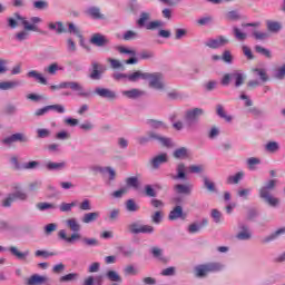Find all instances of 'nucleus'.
<instances>
[{"label":"nucleus","instance_id":"nucleus-57","mask_svg":"<svg viewBox=\"0 0 285 285\" xmlns=\"http://www.w3.org/2000/svg\"><path fill=\"white\" fill-rule=\"evenodd\" d=\"M265 150L267 153H277V150H279V142H277V141H268L265 145Z\"/></svg>","mask_w":285,"mask_h":285},{"label":"nucleus","instance_id":"nucleus-37","mask_svg":"<svg viewBox=\"0 0 285 285\" xmlns=\"http://www.w3.org/2000/svg\"><path fill=\"white\" fill-rule=\"evenodd\" d=\"M266 26L268 32H274V35H277V32L282 30V23H279L278 21L267 20Z\"/></svg>","mask_w":285,"mask_h":285},{"label":"nucleus","instance_id":"nucleus-24","mask_svg":"<svg viewBox=\"0 0 285 285\" xmlns=\"http://www.w3.org/2000/svg\"><path fill=\"white\" fill-rule=\"evenodd\" d=\"M85 13L91 19H106V16L101 13V8L99 7H89Z\"/></svg>","mask_w":285,"mask_h":285},{"label":"nucleus","instance_id":"nucleus-39","mask_svg":"<svg viewBox=\"0 0 285 285\" xmlns=\"http://www.w3.org/2000/svg\"><path fill=\"white\" fill-rule=\"evenodd\" d=\"M233 35L236 41H246L248 39V33L242 31L238 27H233Z\"/></svg>","mask_w":285,"mask_h":285},{"label":"nucleus","instance_id":"nucleus-55","mask_svg":"<svg viewBox=\"0 0 285 285\" xmlns=\"http://www.w3.org/2000/svg\"><path fill=\"white\" fill-rule=\"evenodd\" d=\"M39 166H41V163H39L38 160H31V161L24 163L22 165V168L23 170H37Z\"/></svg>","mask_w":285,"mask_h":285},{"label":"nucleus","instance_id":"nucleus-22","mask_svg":"<svg viewBox=\"0 0 285 285\" xmlns=\"http://www.w3.org/2000/svg\"><path fill=\"white\" fill-rule=\"evenodd\" d=\"M17 19L21 22L23 26V30H27L29 32H39V27L33 24L32 22L28 21V19L21 14H16Z\"/></svg>","mask_w":285,"mask_h":285},{"label":"nucleus","instance_id":"nucleus-3","mask_svg":"<svg viewBox=\"0 0 285 285\" xmlns=\"http://www.w3.org/2000/svg\"><path fill=\"white\" fill-rule=\"evenodd\" d=\"M224 271V264L219 262H209L199 264L194 267V275L198 279L208 277L209 273H222Z\"/></svg>","mask_w":285,"mask_h":285},{"label":"nucleus","instance_id":"nucleus-12","mask_svg":"<svg viewBox=\"0 0 285 285\" xmlns=\"http://www.w3.org/2000/svg\"><path fill=\"white\" fill-rule=\"evenodd\" d=\"M236 239L239 242H248V239H253V232L250 230V227L244 223H239Z\"/></svg>","mask_w":285,"mask_h":285},{"label":"nucleus","instance_id":"nucleus-21","mask_svg":"<svg viewBox=\"0 0 285 285\" xmlns=\"http://www.w3.org/2000/svg\"><path fill=\"white\" fill-rule=\"evenodd\" d=\"M202 179H203V188H205L207 193H212V194L219 193V190L217 189V185L215 184V181H213V179H210V177L202 176Z\"/></svg>","mask_w":285,"mask_h":285},{"label":"nucleus","instance_id":"nucleus-10","mask_svg":"<svg viewBox=\"0 0 285 285\" xmlns=\"http://www.w3.org/2000/svg\"><path fill=\"white\" fill-rule=\"evenodd\" d=\"M228 43H230V40L226 38V36H218L216 38L208 39L205 42V46L212 50H217L219 48H224V46H228Z\"/></svg>","mask_w":285,"mask_h":285},{"label":"nucleus","instance_id":"nucleus-54","mask_svg":"<svg viewBox=\"0 0 285 285\" xmlns=\"http://www.w3.org/2000/svg\"><path fill=\"white\" fill-rule=\"evenodd\" d=\"M126 210L128 213H137V210H139V205L135 203V199H128L126 202Z\"/></svg>","mask_w":285,"mask_h":285},{"label":"nucleus","instance_id":"nucleus-6","mask_svg":"<svg viewBox=\"0 0 285 285\" xmlns=\"http://www.w3.org/2000/svg\"><path fill=\"white\" fill-rule=\"evenodd\" d=\"M204 109L198 107L185 111V121L188 128L195 126V124H199V118L204 117Z\"/></svg>","mask_w":285,"mask_h":285},{"label":"nucleus","instance_id":"nucleus-11","mask_svg":"<svg viewBox=\"0 0 285 285\" xmlns=\"http://www.w3.org/2000/svg\"><path fill=\"white\" fill-rule=\"evenodd\" d=\"M95 95L101 97V99H107L108 101H117L119 98L117 91L104 87H97L95 89Z\"/></svg>","mask_w":285,"mask_h":285},{"label":"nucleus","instance_id":"nucleus-15","mask_svg":"<svg viewBox=\"0 0 285 285\" xmlns=\"http://www.w3.org/2000/svg\"><path fill=\"white\" fill-rule=\"evenodd\" d=\"M149 164L154 170H159L160 166L168 164V154L161 153L149 160Z\"/></svg>","mask_w":285,"mask_h":285},{"label":"nucleus","instance_id":"nucleus-48","mask_svg":"<svg viewBox=\"0 0 285 285\" xmlns=\"http://www.w3.org/2000/svg\"><path fill=\"white\" fill-rule=\"evenodd\" d=\"M106 277L107 279H109V282H117L118 284H121L122 278L119 275V273L115 272V271H108L106 273Z\"/></svg>","mask_w":285,"mask_h":285},{"label":"nucleus","instance_id":"nucleus-1","mask_svg":"<svg viewBox=\"0 0 285 285\" xmlns=\"http://www.w3.org/2000/svg\"><path fill=\"white\" fill-rule=\"evenodd\" d=\"M276 188L277 179H269L258 189L259 199L269 208H279L282 206V200L273 195Z\"/></svg>","mask_w":285,"mask_h":285},{"label":"nucleus","instance_id":"nucleus-59","mask_svg":"<svg viewBox=\"0 0 285 285\" xmlns=\"http://www.w3.org/2000/svg\"><path fill=\"white\" fill-rule=\"evenodd\" d=\"M16 202L19 199V202H28V194L23 190H16L12 193Z\"/></svg>","mask_w":285,"mask_h":285},{"label":"nucleus","instance_id":"nucleus-27","mask_svg":"<svg viewBox=\"0 0 285 285\" xmlns=\"http://www.w3.org/2000/svg\"><path fill=\"white\" fill-rule=\"evenodd\" d=\"M147 78H148V72H142L141 70L127 75V79L128 81H131V83H137L139 79H142L144 81H146Z\"/></svg>","mask_w":285,"mask_h":285},{"label":"nucleus","instance_id":"nucleus-2","mask_svg":"<svg viewBox=\"0 0 285 285\" xmlns=\"http://www.w3.org/2000/svg\"><path fill=\"white\" fill-rule=\"evenodd\" d=\"M66 226L69 228V230L72 232L71 236L68 237L66 234V229H60L58 232L59 239H62V242H67V244H73L75 239H81V235L79 234V230H81V225L79 222H77V218H69L66 220Z\"/></svg>","mask_w":285,"mask_h":285},{"label":"nucleus","instance_id":"nucleus-56","mask_svg":"<svg viewBox=\"0 0 285 285\" xmlns=\"http://www.w3.org/2000/svg\"><path fill=\"white\" fill-rule=\"evenodd\" d=\"M14 202H17V199L14 198L13 194L10 193L7 195V197L2 200V207L3 208H10V206H12V204H14Z\"/></svg>","mask_w":285,"mask_h":285},{"label":"nucleus","instance_id":"nucleus-18","mask_svg":"<svg viewBox=\"0 0 285 285\" xmlns=\"http://www.w3.org/2000/svg\"><path fill=\"white\" fill-rule=\"evenodd\" d=\"M8 250L16 259H19V262H28V257H30V249L21 252L17 246H10Z\"/></svg>","mask_w":285,"mask_h":285},{"label":"nucleus","instance_id":"nucleus-20","mask_svg":"<svg viewBox=\"0 0 285 285\" xmlns=\"http://www.w3.org/2000/svg\"><path fill=\"white\" fill-rule=\"evenodd\" d=\"M169 222H177V219H186V214H184V207L177 205L168 215Z\"/></svg>","mask_w":285,"mask_h":285},{"label":"nucleus","instance_id":"nucleus-52","mask_svg":"<svg viewBox=\"0 0 285 285\" xmlns=\"http://www.w3.org/2000/svg\"><path fill=\"white\" fill-rule=\"evenodd\" d=\"M124 41H134L135 39H139V33L137 31L127 30L122 35Z\"/></svg>","mask_w":285,"mask_h":285},{"label":"nucleus","instance_id":"nucleus-49","mask_svg":"<svg viewBox=\"0 0 285 285\" xmlns=\"http://www.w3.org/2000/svg\"><path fill=\"white\" fill-rule=\"evenodd\" d=\"M19 87V81H2L0 82V90H14Z\"/></svg>","mask_w":285,"mask_h":285},{"label":"nucleus","instance_id":"nucleus-45","mask_svg":"<svg viewBox=\"0 0 285 285\" xmlns=\"http://www.w3.org/2000/svg\"><path fill=\"white\" fill-rule=\"evenodd\" d=\"M17 14H21V13L14 12L13 17L7 18V26L8 28H11V30L19 28V18H17Z\"/></svg>","mask_w":285,"mask_h":285},{"label":"nucleus","instance_id":"nucleus-50","mask_svg":"<svg viewBox=\"0 0 285 285\" xmlns=\"http://www.w3.org/2000/svg\"><path fill=\"white\" fill-rule=\"evenodd\" d=\"M14 39L16 41H28V39H30V31L23 29L21 31H18L16 35H14Z\"/></svg>","mask_w":285,"mask_h":285},{"label":"nucleus","instance_id":"nucleus-62","mask_svg":"<svg viewBox=\"0 0 285 285\" xmlns=\"http://www.w3.org/2000/svg\"><path fill=\"white\" fill-rule=\"evenodd\" d=\"M213 21H214L213 16H206V17L199 18L197 20V23H198V26H210V23H213Z\"/></svg>","mask_w":285,"mask_h":285},{"label":"nucleus","instance_id":"nucleus-28","mask_svg":"<svg viewBox=\"0 0 285 285\" xmlns=\"http://www.w3.org/2000/svg\"><path fill=\"white\" fill-rule=\"evenodd\" d=\"M67 166L68 164H66V161H61V163L48 161L45 165L47 170H50V171L66 170Z\"/></svg>","mask_w":285,"mask_h":285},{"label":"nucleus","instance_id":"nucleus-58","mask_svg":"<svg viewBox=\"0 0 285 285\" xmlns=\"http://www.w3.org/2000/svg\"><path fill=\"white\" fill-rule=\"evenodd\" d=\"M225 18L227 21H239V19H242V17L239 16V12H237L236 10L228 11L225 14Z\"/></svg>","mask_w":285,"mask_h":285},{"label":"nucleus","instance_id":"nucleus-41","mask_svg":"<svg viewBox=\"0 0 285 285\" xmlns=\"http://www.w3.org/2000/svg\"><path fill=\"white\" fill-rule=\"evenodd\" d=\"M79 279V274L69 273L59 278L60 284H68L69 282H77Z\"/></svg>","mask_w":285,"mask_h":285},{"label":"nucleus","instance_id":"nucleus-44","mask_svg":"<svg viewBox=\"0 0 285 285\" xmlns=\"http://www.w3.org/2000/svg\"><path fill=\"white\" fill-rule=\"evenodd\" d=\"M216 115H218L220 119H225V121H228V122L233 121V117L226 114V110L224 109L223 105L216 106Z\"/></svg>","mask_w":285,"mask_h":285},{"label":"nucleus","instance_id":"nucleus-7","mask_svg":"<svg viewBox=\"0 0 285 285\" xmlns=\"http://www.w3.org/2000/svg\"><path fill=\"white\" fill-rule=\"evenodd\" d=\"M128 230L131 235H153L155 227L153 225H142L139 222H135L128 225Z\"/></svg>","mask_w":285,"mask_h":285},{"label":"nucleus","instance_id":"nucleus-13","mask_svg":"<svg viewBox=\"0 0 285 285\" xmlns=\"http://www.w3.org/2000/svg\"><path fill=\"white\" fill-rule=\"evenodd\" d=\"M147 137H149V141H158L165 148H170L173 146V139L164 137L156 131H147Z\"/></svg>","mask_w":285,"mask_h":285},{"label":"nucleus","instance_id":"nucleus-35","mask_svg":"<svg viewBox=\"0 0 285 285\" xmlns=\"http://www.w3.org/2000/svg\"><path fill=\"white\" fill-rule=\"evenodd\" d=\"M59 70H63V67L59 66V62H52L45 68V72H47V75H51V77H55Z\"/></svg>","mask_w":285,"mask_h":285},{"label":"nucleus","instance_id":"nucleus-4","mask_svg":"<svg viewBox=\"0 0 285 285\" xmlns=\"http://www.w3.org/2000/svg\"><path fill=\"white\" fill-rule=\"evenodd\" d=\"M67 89L72 90V92H76L77 97H81L82 99H88V97H90V92L86 91V88H83V85L79 81H62L59 85L50 86V90Z\"/></svg>","mask_w":285,"mask_h":285},{"label":"nucleus","instance_id":"nucleus-30","mask_svg":"<svg viewBox=\"0 0 285 285\" xmlns=\"http://www.w3.org/2000/svg\"><path fill=\"white\" fill-rule=\"evenodd\" d=\"M174 188L178 195H190L193 193V184H177Z\"/></svg>","mask_w":285,"mask_h":285},{"label":"nucleus","instance_id":"nucleus-61","mask_svg":"<svg viewBox=\"0 0 285 285\" xmlns=\"http://www.w3.org/2000/svg\"><path fill=\"white\" fill-rule=\"evenodd\" d=\"M33 8L36 10H48V1L46 0H38L33 2Z\"/></svg>","mask_w":285,"mask_h":285},{"label":"nucleus","instance_id":"nucleus-47","mask_svg":"<svg viewBox=\"0 0 285 285\" xmlns=\"http://www.w3.org/2000/svg\"><path fill=\"white\" fill-rule=\"evenodd\" d=\"M254 50L255 52H257L258 55H262L263 57H266V59H272L273 58V53L271 52V50L259 46V45H256L254 47Z\"/></svg>","mask_w":285,"mask_h":285},{"label":"nucleus","instance_id":"nucleus-14","mask_svg":"<svg viewBox=\"0 0 285 285\" xmlns=\"http://www.w3.org/2000/svg\"><path fill=\"white\" fill-rule=\"evenodd\" d=\"M104 72H106V66H104L97 61L91 62V72L89 73V78L92 81H99V79H101V75Z\"/></svg>","mask_w":285,"mask_h":285},{"label":"nucleus","instance_id":"nucleus-32","mask_svg":"<svg viewBox=\"0 0 285 285\" xmlns=\"http://www.w3.org/2000/svg\"><path fill=\"white\" fill-rule=\"evenodd\" d=\"M177 117H179V115L177 112H174L169 116V121L173 124V128L174 130H184V121L178 120L177 121Z\"/></svg>","mask_w":285,"mask_h":285},{"label":"nucleus","instance_id":"nucleus-63","mask_svg":"<svg viewBox=\"0 0 285 285\" xmlns=\"http://www.w3.org/2000/svg\"><path fill=\"white\" fill-rule=\"evenodd\" d=\"M274 77H275V79H278L279 81H282L285 78V63L282 67H279L278 69H276Z\"/></svg>","mask_w":285,"mask_h":285},{"label":"nucleus","instance_id":"nucleus-36","mask_svg":"<svg viewBox=\"0 0 285 285\" xmlns=\"http://www.w3.org/2000/svg\"><path fill=\"white\" fill-rule=\"evenodd\" d=\"M99 219V212L87 213L82 216V224H92V222H97Z\"/></svg>","mask_w":285,"mask_h":285},{"label":"nucleus","instance_id":"nucleus-17","mask_svg":"<svg viewBox=\"0 0 285 285\" xmlns=\"http://www.w3.org/2000/svg\"><path fill=\"white\" fill-rule=\"evenodd\" d=\"M122 97H126V99L137 100L141 99V97H146V91L137 88H132L129 90H122L121 91Z\"/></svg>","mask_w":285,"mask_h":285},{"label":"nucleus","instance_id":"nucleus-33","mask_svg":"<svg viewBox=\"0 0 285 285\" xmlns=\"http://www.w3.org/2000/svg\"><path fill=\"white\" fill-rule=\"evenodd\" d=\"M282 235H285V227H282L276 232L272 233L269 236L265 237L264 243L269 244V242H275V239H279Z\"/></svg>","mask_w":285,"mask_h":285},{"label":"nucleus","instance_id":"nucleus-9","mask_svg":"<svg viewBox=\"0 0 285 285\" xmlns=\"http://www.w3.org/2000/svg\"><path fill=\"white\" fill-rule=\"evenodd\" d=\"M28 141H30V138L28 136H26V134L23 132H16L12 134L8 137H4L1 140V145L2 146H7L8 148H10V146H12V144H28Z\"/></svg>","mask_w":285,"mask_h":285},{"label":"nucleus","instance_id":"nucleus-29","mask_svg":"<svg viewBox=\"0 0 285 285\" xmlns=\"http://www.w3.org/2000/svg\"><path fill=\"white\" fill-rule=\"evenodd\" d=\"M186 170H188V168L184 163L178 164L176 167L177 175L174 176V179H180L181 181H186V179H188V176H186Z\"/></svg>","mask_w":285,"mask_h":285},{"label":"nucleus","instance_id":"nucleus-46","mask_svg":"<svg viewBox=\"0 0 285 285\" xmlns=\"http://www.w3.org/2000/svg\"><path fill=\"white\" fill-rule=\"evenodd\" d=\"M150 254L155 259H159V262H166V257H164V249L159 247H151Z\"/></svg>","mask_w":285,"mask_h":285},{"label":"nucleus","instance_id":"nucleus-60","mask_svg":"<svg viewBox=\"0 0 285 285\" xmlns=\"http://www.w3.org/2000/svg\"><path fill=\"white\" fill-rule=\"evenodd\" d=\"M68 32H70V35H75L76 37H78L79 39H81V30L78 29L77 26H75V23L69 22L68 23Z\"/></svg>","mask_w":285,"mask_h":285},{"label":"nucleus","instance_id":"nucleus-43","mask_svg":"<svg viewBox=\"0 0 285 285\" xmlns=\"http://www.w3.org/2000/svg\"><path fill=\"white\" fill-rule=\"evenodd\" d=\"M36 208H38V210H57L59 208V206H57L55 203H38L36 205Z\"/></svg>","mask_w":285,"mask_h":285},{"label":"nucleus","instance_id":"nucleus-23","mask_svg":"<svg viewBox=\"0 0 285 285\" xmlns=\"http://www.w3.org/2000/svg\"><path fill=\"white\" fill-rule=\"evenodd\" d=\"M28 79H35L38 83H41V86H48V79L43 77V73L37 71V70H31L27 73Z\"/></svg>","mask_w":285,"mask_h":285},{"label":"nucleus","instance_id":"nucleus-26","mask_svg":"<svg viewBox=\"0 0 285 285\" xmlns=\"http://www.w3.org/2000/svg\"><path fill=\"white\" fill-rule=\"evenodd\" d=\"M48 29L56 32V35H63V33L68 32V30H66V27L63 26V22H61V21L49 22Z\"/></svg>","mask_w":285,"mask_h":285},{"label":"nucleus","instance_id":"nucleus-5","mask_svg":"<svg viewBox=\"0 0 285 285\" xmlns=\"http://www.w3.org/2000/svg\"><path fill=\"white\" fill-rule=\"evenodd\" d=\"M151 14L150 12L142 11L137 20V26L139 28H146V30H157L158 28H164L166 23L161 20L150 21ZM147 21H150L146 23Z\"/></svg>","mask_w":285,"mask_h":285},{"label":"nucleus","instance_id":"nucleus-38","mask_svg":"<svg viewBox=\"0 0 285 285\" xmlns=\"http://www.w3.org/2000/svg\"><path fill=\"white\" fill-rule=\"evenodd\" d=\"M77 206V200H73L71 203H66L62 202L58 208L60 210V213H72V208H75Z\"/></svg>","mask_w":285,"mask_h":285},{"label":"nucleus","instance_id":"nucleus-34","mask_svg":"<svg viewBox=\"0 0 285 285\" xmlns=\"http://www.w3.org/2000/svg\"><path fill=\"white\" fill-rule=\"evenodd\" d=\"M232 79L235 80V88H239L244 86V81H246V76L239 71L232 72Z\"/></svg>","mask_w":285,"mask_h":285},{"label":"nucleus","instance_id":"nucleus-42","mask_svg":"<svg viewBox=\"0 0 285 285\" xmlns=\"http://www.w3.org/2000/svg\"><path fill=\"white\" fill-rule=\"evenodd\" d=\"M119 215H121V209L114 208L109 212L108 216L106 217V222H109L110 224L117 222L119 219Z\"/></svg>","mask_w":285,"mask_h":285},{"label":"nucleus","instance_id":"nucleus-19","mask_svg":"<svg viewBox=\"0 0 285 285\" xmlns=\"http://www.w3.org/2000/svg\"><path fill=\"white\" fill-rule=\"evenodd\" d=\"M48 282H50V277L46 275L41 276L39 274H33L28 278L27 285H43L48 284Z\"/></svg>","mask_w":285,"mask_h":285},{"label":"nucleus","instance_id":"nucleus-8","mask_svg":"<svg viewBox=\"0 0 285 285\" xmlns=\"http://www.w3.org/2000/svg\"><path fill=\"white\" fill-rule=\"evenodd\" d=\"M146 81H149V88H154V90H164L166 88L161 72H147Z\"/></svg>","mask_w":285,"mask_h":285},{"label":"nucleus","instance_id":"nucleus-40","mask_svg":"<svg viewBox=\"0 0 285 285\" xmlns=\"http://www.w3.org/2000/svg\"><path fill=\"white\" fill-rule=\"evenodd\" d=\"M242 179H244V171H238L235 175L228 176L226 181L228 185H237Z\"/></svg>","mask_w":285,"mask_h":285},{"label":"nucleus","instance_id":"nucleus-51","mask_svg":"<svg viewBox=\"0 0 285 285\" xmlns=\"http://www.w3.org/2000/svg\"><path fill=\"white\" fill-rule=\"evenodd\" d=\"M173 155L175 159H186L188 157V149L186 147L178 148Z\"/></svg>","mask_w":285,"mask_h":285},{"label":"nucleus","instance_id":"nucleus-53","mask_svg":"<svg viewBox=\"0 0 285 285\" xmlns=\"http://www.w3.org/2000/svg\"><path fill=\"white\" fill-rule=\"evenodd\" d=\"M57 253L48 252L46 249H38L35 252V257H43V259H48V257H55Z\"/></svg>","mask_w":285,"mask_h":285},{"label":"nucleus","instance_id":"nucleus-16","mask_svg":"<svg viewBox=\"0 0 285 285\" xmlns=\"http://www.w3.org/2000/svg\"><path fill=\"white\" fill-rule=\"evenodd\" d=\"M90 43L98 48H106V46H110V39L101 33H94L90 39Z\"/></svg>","mask_w":285,"mask_h":285},{"label":"nucleus","instance_id":"nucleus-25","mask_svg":"<svg viewBox=\"0 0 285 285\" xmlns=\"http://www.w3.org/2000/svg\"><path fill=\"white\" fill-rule=\"evenodd\" d=\"M146 124L151 128L153 130H166L168 128V125L164 122L163 120H157V119H147Z\"/></svg>","mask_w":285,"mask_h":285},{"label":"nucleus","instance_id":"nucleus-64","mask_svg":"<svg viewBox=\"0 0 285 285\" xmlns=\"http://www.w3.org/2000/svg\"><path fill=\"white\" fill-rule=\"evenodd\" d=\"M164 219V213L161 212H155L153 215H151V222L153 224H159L161 220Z\"/></svg>","mask_w":285,"mask_h":285},{"label":"nucleus","instance_id":"nucleus-31","mask_svg":"<svg viewBox=\"0 0 285 285\" xmlns=\"http://www.w3.org/2000/svg\"><path fill=\"white\" fill-rule=\"evenodd\" d=\"M252 72H253L254 77H259V79L263 83H266V81L269 80L268 71H266L265 68H254V69H252Z\"/></svg>","mask_w":285,"mask_h":285}]
</instances>
